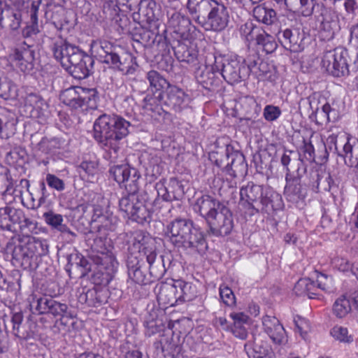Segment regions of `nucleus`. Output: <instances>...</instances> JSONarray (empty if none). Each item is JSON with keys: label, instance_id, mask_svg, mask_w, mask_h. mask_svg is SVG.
Returning a JSON list of instances; mask_svg holds the SVG:
<instances>
[{"label": "nucleus", "instance_id": "obj_1", "mask_svg": "<svg viewBox=\"0 0 358 358\" xmlns=\"http://www.w3.org/2000/svg\"><path fill=\"white\" fill-rule=\"evenodd\" d=\"M131 124L115 114H102L94 122L93 138L105 154L104 157L115 163L123 157L124 139L129 133Z\"/></svg>", "mask_w": 358, "mask_h": 358}, {"label": "nucleus", "instance_id": "obj_2", "mask_svg": "<svg viewBox=\"0 0 358 358\" xmlns=\"http://www.w3.org/2000/svg\"><path fill=\"white\" fill-rule=\"evenodd\" d=\"M195 207L215 236L229 235L234 228L233 215L228 207L210 195L197 199Z\"/></svg>", "mask_w": 358, "mask_h": 358}, {"label": "nucleus", "instance_id": "obj_3", "mask_svg": "<svg viewBox=\"0 0 358 358\" xmlns=\"http://www.w3.org/2000/svg\"><path fill=\"white\" fill-rule=\"evenodd\" d=\"M52 51L55 59L73 78L82 80L92 73L94 63L93 58L78 47L60 38L55 42Z\"/></svg>", "mask_w": 358, "mask_h": 358}, {"label": "nucleus", "instance_id": "obj_4", "mask_svg": "<svg viewBox=\"0 0 358 358\" xmlns=\"http://www.w3.org/2000/svg\"><path fill=\"white\" fill-rule=\"evenodd\" d=\"M13 244V246L9 243L7 246L8 250H10L12 252L13 264L24 270L36 269L40 257L49 252V245L45 239L28 236L19 238Z\"/></svg>", "mask_w": 358, "mask_h": 358}, {"label": "nucleus", "instance_id": "obj_5", "mask_svg": "<svg viewBox=\"0 0 358 358\" xmlns=\"http://www.w3.org/2000/svg\"><path fill=\"white\" fill-rule=\"evenodd\" d=\"M192 20L208 31L221 32L229 22L227 7L220 0H207L188 10Z\"/></svg>", "mask_w": 358, "mask_h": 358}, {"label": "nucleus", "instance_id": "obj_6", "mask_svg": "<svg viewBox=\"0 0 358 358\" xmlns=\"http://www.w3.org/2000/svg\"><path fill=\"white\" fill-rule=\"evenodd\" d=\"M90 50L92 55L110 68L126 75L132 74L135 71L132 65V56L108 41H93Z\"/></svg>", "mask_w": 358, "mask_h": 358}, {"label": "nucleus", "instance_id": "obj_7", "mask_svg": "<svg viewBox=\"0 0 358 358\" xmlns=\"http://www.w3.org/2000/svg\"><path fill=\"white\" fill-rule=\"evenodd\" d=\"M131 250H134L130 255L137 257L146 259L149 265V271L155 280H160L166 273L164 264V257L158 256L155 247V240L143 231H139L134 234Z\"/></svg>", "mask_w": 358, "mask_h": 358}, {"label": "nucleus", "instance_id": "obj_8", "mask_svg": "<svg viewBox=\"0 0 358 358\" xmlns=\"http://www.w3.org/2000/svg\"><path fill=\"white\" fill-rule=\"evenodd\" d=\"M91 249L90 258L95 264L100 266L99 271L103 275V279L96 283L106 285L111 280L112 275L116 271L118 263L111 250L106 246L105 238L95 237Z\"/></svg>", "mask_w": 358, "mask_h": 358}, {"label": "nucleus", "instance_id": "obj_9", "mask_svg": "<svg viewBox=\"0 0 358 358\" xmlns=\"http://www.w3.org/2000/svg\"><path fill=\"white\" fill-rule=\"evenodd\" d=\"M59 99L66 105L77 109H96L99 100V92L96 88L72 87L62 91Z\"/></svg>", "mask_w": 358, "mask_h": 358}, {"label": "nucleus", "instance_id": "obj_10", "mask_svg": "<svg viewBox=\"0 0 358 358\" xmlns=\"http://www.w3.org/2000/svg\"><path fill=\"white\" fill-rule=\"evenodd\" d=\"M212 69L213 70L216 69L223 78L231 85L240 83L249 76V70L246 68V64L237 59L222 56L215 57V63Z\"/></svg>", "mask_w": 358, "mask_h": 358}, {"label": "nucleus", "instance_id": "obj_11", "mask_svg": "<svg viewBox=\"0 0 358 358\" xmlns=\"http://www.w3.org/2000/svg\"><path fill=\"white\" fill-rule=\"evenodd\" d=\"M306 173H307V166L300 157L296 162V171H291L287 169V173L285 174L286 185L284 195L288 201L297 203L306 198L307 191L301 184V178Z\"/></svg>", "mask_w": 358, "mask_h": 358}, {"label": "nucleus", "instance_id": "obj_12", "mask_svg": "<svg viewBox=\"0 0 358 358\" xmlns=\"http://www.w3.org/2000/svg\"><path fill=\"white\" fill-rule=\"evenodd\" d=\"M348 57V52L345 48H336L324 54L322 59V66L334 77L347 76L350 73Z\"/></svg>", "mask_w": 358, "mask_h": 358}, {"label": "nucleus", "instance_id": "obj_13", "mask_svg": "<svg viewBox=\"0 0 358 358\" xmlns=\"http://www.w3.org/2000/svg\"><path fill=\"white\" fill-rule=\"evenodd\" d=\"M240 31L248 41H255L259 48L266 54L273 52L277 48V43L273 36L267 34L262 27L248 22L241 27Z\"/></svg>", "mask_w": 358, "mask_h": 358}, {"label": "nucleus", "instance_id": "obj_14", "mask_svg": "<svg viewBox=\"0 0 358 358\" xmlns=\"http://www.w3.org/2000/svg\"><path fill=\"white\" fill-rule=\"evenodd\" d=\"M127 267L129 278L137 284L145 285L155 280L150 273L145 258L129 255L127 259Z\"/></svg>", "mask_w": 358, "mask_h": 358}, {"label": "nucleus", "instance_id": "obj_15", "mask_svg": "<svg viewBox=\"0 0 358 358\" xmlns=\"http://www.w3.org/2000/svg\"><path fill=\"white\" fill-rule=\"evenodd\" d=\"M332 3L329 1L317 4L315 13L317 20L320 22V29L324 31L325 37L331 38L334 36V29L337 24L338 15Z\"/></svg>", "mask_w": 358, "mask_h": 358}, {"label": "nucleus", "instance_id": "obj_16", "mask_svg": "<svg viewBox=\"0 0 358 358\" xmlns=\"http://www.w3.org/2000/svg\"><path fill=\"white\" fill-rule=\"evenodd\" d=\"M194 227L192 220L176 218L166 225L165 235L175 247L179 248Z\"/></svg>", "mask_w": 358, "mask_h": 358}, {"label": "nucleus", "instance_id": "obj_17", "mask_svg": "<svg viewBox=\"0 0 358 358\" xmlns=\"http://www.w3.org/2000/svg\"><path fill=\"white\" fill-rule=\"evenodd\" d=\"M279 42L284 48L293 52H299L304 49L306 34L300 28L291 27L280 29L278 33Z\"/></svg>", "mask_w": 358, "mask_h": 358}, {"label": "nucleus", "instance_id": "obj_18", "mask_svg": "<svg viewBox=\"0 0 358 358\" xmlns=\"http://www.w3.org/2000/svg\"><path fill=\"white\" fill-rule=\"evenodd\" d=\"M266 188V186L257 185L252 182H248L240 189V203L245 208L251 210V214H254L261 203L260 200Z\"/></svg>", "mask_w": 358, "mask_h": 358}, {"label": "nucleus", "instance_id": "obj_19", "mask_svg": "<svg viewBox=\"0 0 358 358\" xmlns=\"http://www.w3.org/2000/svg\"><path fill=\"white\" fill-rule=\"evenodd\" d=\"M225 155L227 160L226 169L231 176L241 177L247 173L248 164L241 152L235 150L231 145H227Z\"/></svg>", "mask_w": 358, "mask_h": 358}, {"label": "nucleus", "instance_id": "obj_20", "mask_svg": "<svg viewBox=\"0 0 358 358\" xmlns=\"http://www.w3.org/2000/svg\"><path fill=\"white\" fill-rule=\"evenodd\" d=\"M23 320L24 315L22 311L13 313L11 317L13 334L20 340L27 341L34 338L36 324L29 319L23 323Z\"/></svg>", "mask_w": 358, "mask_h": 358}, {"label": "nucleus", "instance_id": "obj_21", "mask_svg": "<svg viewBox=\"0 0 358 358\" xmlns=\"http://www.w3.org/2000/svg\"><path fill=\"white\" fill-rule=\"evenodd\" d=\"M24 106L32 118L38 119L43 124L50 116L48 103L38 94H29L27 96Z\"/></svg>", "mask_w": 358, "mask_h": 358}, {"label": "nucleus", "instance_id": "obj_22", "mask_svg": "<svg viewBox=\"0 0 358 358\" xmlns=\"http://www.w3.org/2000/svg\"><path fill=\"white\" fill-rule=\"evenodd\" d=\"M190 103V97L182 89L176 85L169 86L166 90V99L164 106L180 113L187 108Z\"/></svg>", "mask_w": 358, "mask_h": 358}, {"label": "nucleus", "instance_id": "obj_23", "mask_svg": "<svg viewBox=\"0 0 358 358\" xmlns=\"http://www.w3.org/2000/svg\"><path fill=\"white\" fill-rule=\"evenodd\" d=\"M35 52L32 46L27 45L16 48L10 56L12 62L22 72H30L34 69Z\"/></svg>", "mask_w": 358, "mask_h": 358}, {"label": "nucleus", "instance_id": "obj_24", "mask_svg": "<svg viewBox=\"0 0 358 358\" xmlns=\"http://www.w3.org/2000/svg\"><path fill=\"white\" fill-rule=\"evenodd\" d=\"M181 249L190 254L203 255L208 249L205 235L200 229L194 227L180 245Z\"/></svg>", "mask_w": 358, "mask_h": 358}, {"label": "nucleus", "instance_id": "obj_25", "mask_svg": "<svg viewBox=\"0 0 358 358\" xmlns=\"http://www.w3.org/2000/svg\"><path fill=\"white\" fill-rule=\"evenodd\" d=\"M307 176L309 178L308 185L315 187L317 192H331L338 188L337 183L329 172L320 173L317 170H310Z\"/></svg>", "mask_w": 358, "mask_h": 358}, {"label": "nucleus", "instance_id": "obj_26", "mask_svg": "<svg viewBox=\"0 0 358 358\" xmlns=\"http://www.w3.org/2000/svg\"><path fill=\"white\" fill-rule=\"evenodd\" d=\"M262 325L264 332L274 343L282 345L287 342L285 330L277 317L265 315L262 318Z\"/></svg>", "mask_w": 358, "mask_h": 358}, {"label": "nucleus", "instance_id": "obj_27", "mask_svg": "<svg viewBox=\"0 0 358 358\" xmlns=\"http://www.w3.org/2000/svg\"><path fill=\"white\" fill-rule=\"evenodd\" d=\"M261 203L259 205L256 213H262L271 215L277 210L282 209L284 206L282 196L270 187L266 186Z\"/></svg>", "mask_w": 358, "mask_h": 358}, {"label": "nucleus", "instance_id": "obj_28", "mask_svg": "<svg viewBox=\"0 0 358 358\" xmlns=\"http://www.w3.org/2000/svg\"><path fill=\"white\" fill-rule=\"evenodd\" d=\"M169 25L180 39L189 38L192 27V22L189 17L180 13L175 12L169 20Z\"/></svg>", "mask_w": 358, "mask_h": 358}, {"label": "nucleus", "instance_id": "obj_29", "mask_svg": "<svg viewBox=\"0 0 358 358\" xmlns=\"http://www.w3.org/2000/svg\"><path fill=\"white\" fill-rule=\"evenodd\" d=\"M115 217L104 214L102 209L95 208L90 221L91 231L101 232L102 231L113 230Z\"/></svg>", "mask_w": 358, "mask_h": 358}, {"label": "nucleus", "instance_id": "obj_30", "mask_svg": "<svg viewBox=\"0 0 358 358\" xmlns=\"http://www.w3.org/2000/svg\"><path fill=\"white\" fill-rule=\"evenodd\" d=\"M162 92L158 95L147 94L143 99V108L154 118L164 117L168 113L166 108L162 105Z\"/></svg>", "mask_w": 358, "mask_h": 358}, {"label": "nucleus", "instance_id": "obj_31", "mask_svg": "<svg viewBox=\"0 0 358 358\" xmlns=\"http://www.w3.org/2000/svg\"><path fill=\"white\" fill-rule=\"evenodd\" d=\"M229 317L232 320L230 332L236 338L245 339L248 336L249 317L243 312H231Z\"/></svg>", "mask_w": 358, "mask_h": 358}, {"label": "nucleus", "instance_id": "obj_32", "mask_svg": "<svg viewBox=\"0 0 358 358\" xmlns=\"http://www.w3.org/2000/svg\"><path fill=\"white\" fill-rule=\"evenodd\" d=\"M157 299L160 303L170 306L178 302V289L176 281L172 283L162 282L158 289Z\"/></svg>", "mask_w": 358, "mask_h": 358}, {"label": "nucleus", "instance_id": "obj_33", "mask_svg": "<svg viewBox=\"0 0 358 358\" xmlns=\"http://www.w3.org/2000/svg\"><path fill=\"white\" fill-rule=\"evenodd\" d=\"M22 14L19 10L10 8H6L0 13V26L2 28H8L12 31H17L21 26Z\"/></svg>", "mask_w": 358, "mask_h": 358}, {"label": "nucleus", "instance_id": "obj_34", "mask_svg": "<svg viewBox=\"0 0 358 358\" xmlns=\"http://www.w3.org/2000/svg\"><path fill=\"white\" fill-rule=\"evenodd\" d=\"M79 300L89 306L97 307L107 302L108 293L106 289L93 287L81 294Z\"/></svg>", "mask_w": 358, "mask_h": 358}, {"label": "nucleus", "instance_id": "obj_35", "mask_svg": "<svg viewBox=\"0 0 358 358\" xmlns=\"http://www.w3.org/2000/svg\"><path fill=\"white\" fill-rule=\"evenodd\" d=\"M245 350L249 358H273L271 347L264 341H256L254 345L245 344Z\"/></svg>", "mask_w": 358, "mask_h": 358}, {"label": "nucleus", "instance_id": "obj_36", "mask_svg": "<svg viewBox=\"0 0 358 358\" xmlns=\"http://www.w3.org/2000/svg\"><path fill=\"white\" fill-rule=\"evenodd\" d=\"M39 2L36 3L33 2L30 8V20L22 31L24 38H32L36 36L39 32L38 11Z\"/></svg>", "mask_w": 358, "mask_h": 358}, {"label": "nucleus", "instance_id": "obj_37", "mask_svg": "<svg viewBox=\"0 0 358 358\" xmlns=\"http://www.w3.org/2000/svg\"><path fill=\"white\" fill-rule=\"evenodd\" d=\"M315 283L309 278H301L295 284L293 291L297 296L307 295L310 299H315L319 295Z\"/></svg>", "mask_w": 358, "mask_h": 358}, {"label": "nucleus", "instance_id": "obj_38", "mask_svg": "<svg viewBox=\"0 0 358 358\" xmlns=\"http://www.w3.org/2000/svg\"><path fill=\"white\" fill-rule=\"evenodd\" d=\"M173 50L175 56L181 62L190 64L196 59V51L183 43L178 41V45L174 46Z\"/></svg>", "mask_w": 358, "mask_h": 358}, {"label": "nucleus", "instance_id": "obj_39", "mask_svg": "<svg viewBox=\"0 0 358 358\" xmlns=\"http://www.w3.org/2000/svg\"><path fill=\"white\" fill-rule=\"evenodd\" d=\"M253 17L257 21L266 25L273 24L276 20V13L273 8L258 5L253 8Z\"/></svg>", "mask_w": 358, "mask_h": 358}, {"label": "nucleus", "instance_id": "obj_40", "mask_svg": "<svg viewBox=\"0 0 358 358\" xmlns=\"http://www.w3.org/2000/svg\"><path fill=\"white\" fill-rule=\"evenodd\" d=\"M54 299L55 297L46 294L41 296H34L31 306L34 307L39 315H49L53 306Z\"/></svg>", "mask_w": 358, "mask_h": 358}, {"label": "nucleus", "instance_id": "obj_41", "mask_svg": "<svg viewBox=\"0 0 358 358\" xmlns=\"http://www.w3.org/2000/svg\"><path fill=\"white\" fill-rule=\"evenodd\" d=\"M338 155L343 157L345 162L350 166H358V141L351 144L349 141L346 142L342 149V152Z\"/></svg>", "mask_w": 358, "mask_h": 358}, {"label": "nucleus", "instance_id": "obj_42", "mask_svg": "<svg viewBox=\"0 0 358 358\" xmlns=\"http://www.w3.org/2000/svg\"><path fill=\"white\" fill-rule=\"evenodd\" d=\"M176 285L178 289L179 301H190L196 296V288L192 283L178 280L176 281Z\"/></svg>", "mask_w": 358, "mask_h": 358}, {"label": "nucleus", "instance_id": "obj_43", "mask_svg": "<svg viewBox=\"0 0 358 358\" xmlns=\"http://www.w3.org/2000/svg\"><path fill=\"white\" fill-rule=\"evenodd\" d=\"M141 201L139 199L138 193L127 192L126 195L123 196L119 200L120 210L124 212L129 217L131 213L135 210L137 204Z\"/></svg>", "mask_w": 358, "mask_h": 358}, {"label": "nucleus", "instance_id": "obj_44", "mask_svg": "<svg viewBox=\"0 0 358 358\" xmlns=\"http://www.w3.org/2000/svg\"><path fill=\"white\" fill-rule=\"evenodd\" d=\"M134 169L128 164H113L110 167L109 173L114 180L121 185Z\"/></svg>", "mask_w": 358, "mask_h": 358}, {"label": "nucleus", "instance_id": "obj_45", "mask_svg": "<svg viewBox=\"0 0 358 358\" xmlns=\"http://www.w3.org/2000/svg\"><path fill=\"white\" fill-rule=\"evenodd\" d=\"M55 317L60 318V324L66 326L67 322L65 320L68 318H72L73 316L69 311V308L66 303H62L59 301L54 299L53 306L50 309V314Z\"/></svg>", "mask_w": 358, "mask_h": 358}, {"label": "nucleus", "instance_id": "obj_46", "mask_svg": "<svg viewBox=\"0 0 358 358\" xmlns=\"http://www.w3.org/2000/svg\"><path fill=\"white\" fill-rule=\"evenodd\" d=\"M146 78L150 87L156 92L166 89L171 86L170 83L157 71L152 70L147 73Z\"/></svg>", "mask_w": 358, "mask_h": 358}, {"label": "nucleus", "instance_id": "obj_47", "mask_svg": "<svg viewBox=\"0 0 358 358\" xmlns=\"http://www.w3.org/2000/svg\"><path fill=\"white\" fill-rule=\"evenodd\" d=\"M129 219L139 224L149 222L151 219V213L142 201L137 204L135 210L129 217Z\"/></svg>", "mask_w": 358, "mask_h": 358}, {"label": "nucleus", "instance_id": "obj_48", "mask_svg": "<svg viewBox=\"0 0 358 358\" xmlns=\"http://www.w3.org/2000/svg\"><path fill=\"white\" fill-rule=\"evenodd\" d=\"M45 222L52 229L57 231H65L66 224H63V216L60 214L55 213L52 210H49L43 213V215Z\"/></svg>", "mask_w": 358, "mask_h": 358}, {"label": "nucleus", "instance_id": "obj_49", "mask_svg": "<svg viewBox=\"0 0 358 358\" xmlns=\"http://www.w3.org/2000/svg\"><path fill=\"white\" fill-rule=\"evenodd\" d=\"M141 174L136 169L131 170L129 176L125 178V182H123L121 185H123L127 192L136 193L138 192L139 189V178Z\"/></svg>", "mask_w": 358, "mask_h": 358}, {"label": "nucleus", "instance_id": "obj_50", "mask_svg": "<svg viewBox=\"0 0 358 358\" xmlns=\"http://www.w3.org/2000/svg\"><path fill=\"white\" fill-rule=\"evenodd\" d=\"M168 191L171 197V201L174 200L180 201L185 195L183 185L176 178H170Z\"/></svg>", "mask_w": 358, "mask_h": 358}, {"label": "nucleus", "instance_id": "obj_51", "mask_svg": "<svg viewBox=\"0 0 358 358\" xmlns=\"http://www.w3.org/2000/svg\"><path fill=\"white\" fill-rule=\"evenodd\" d=\"M4 208L8 213L10 224L12 225V232H18V224L22 221V219H23V210L11 206H6Z\"/></svg>", "mask_w": 358, "mask_h": 358}, {"label": "nucleus", "instance_id": "obj_52", "mask_svg": "<svg viewBox=\"0 0 358 358\" xmlns=\"http://www.w3.org/2000/svg\"><path fill=\"white\" fill-rule=\"evenodd\" d=\"M351 310L350 302L345 296L338 298L334 304V313L340 318L344 317Z\"/></svg>", "mask_w": 358, "mask_h": 358}, {"label": "nucleus", "instance_id": "obj_53", "mask_svg": "<svg viewBox=\"0 0 358 358\" xmlns=\"http://www.w3.org/2000/svg\"><path fill=\"white\" fill-rule=\"evenodd\" d=\"M145 334L148 336H151L157 333L164 330V325L162 320L158 318H148L145 321Z\"/></svg>", "mask_w": 358, "mask_h": 358}, {"label": "nucleus", "instance_id": "obj_54", "mask_svg": "<svg viewBox=\"0 0 358 358\" xmlns=\"http://www.w3.org/2000/svg\"><path fill=\"white\" fill-rule=\"evenodd\" d=\"M220 296L222 302L227 306L233 307L236 305L235 295L228 286L221 285L219 289Z\"/></svg>", "mask_w": 358, "mask_h": 358}, {"label": "nucleus", "instance_id": "obj_55", "mask_svg": "<svg viewBox=\"0 0 358 358\" xmlns=\"http://www.w3.org/2000/svg\"><path fill=\"white\" fill-rule=\"evenodd\" d=\"M331 335L336 340L344 343H352L353 338L351 335L348 334L347 328L341 326H335L331 330Z\"/></svg>", "mask_w": 358, "mask_h": 358}, {"label": "nucleus", "instance_id": "obj_56", "mask_svg": "<svg viewBox=\"0 0 358 358\" xmlns=\"http://www.w3.org/2000/svg\"><path fill=\"white\" fill-rule=\"evenodd\" d=\"M299 7L301 15L305 17L310 16L318 4L316 0H299Z\"/></svg>", "mask_w": 358, "mask_h": 358}, {"label": "nucleus", "instance_id": "obj_57", "mask_svg": "<svg viewBox=\"0 0 358 358\" xmlns=\"http://www.w3.org/2000/svg\"><path fill=\"white\" fill-rule=\"evenodd\" d=\"M45 181L50 188L58 192H62L65 189L66 185L64 181L54 174L48 173L45 177Z\"/></svg>", "mask_w": 358, "mask_h": 358}, {"label": "nucleus", "instance_id": "obj_58", "mask_svg": "<svg viewBox=\"0 0 358 358\" xmlns=\"http://www.w3.org/2000/svg\"><path fill=\"white\" fill-rule=\"evenodd\" d=\"M36 229V222L27 217L23 212V219L18 224V231L23 234L32 233Z\"/></svg>", "mask_w": 358, "mask_h": 358}, {"label": "nucleus", "instance_id": "obj_59", "mask_svg": "<svg viewBox=\"0 0 358 358\" xmlns=\"http://www.w3.org/2000/svg\"><path fill=\"white\" fill-rule=\"evenodd\" d=\"M294 322L300 335L303 338H305L306 335L310 330L309 322L299 315H296L294 317Z\"/></svg>", "mask_w": 358, "mask_h": 358}, {"label": "nucleus", "instance_id": "obj_60", "mask_svg": "<svg viewBox=\"0 0 358 358\" xmlns=\"http://www.w3.org/2000/svg\"><path fill=\"white\" fill-rule=\"evenodd\" d=\"M215 72H217L216 69L213 70L211 68L210 69H206L201 75V82L205 85V87L209 88L215 85L217 80L215 77Z\"/></svg>", "mask_w": 358, "mask_h": 358}, {"label": "nucleus", "instance_id": "obj_61", "mask_svg": "<svg viewBox=\"0 0 358 358\" xmlns=\"http://www.w3.org/2000/svg\"><path fill=\"white\" fill-rule=\"evenodd\" d=\"M317 287L325 292H330L331 289L332 278L327 275L319 273L317 275Z\"/></svg>", "mask_w": 358, "mask_h": 358}, {"label": "nucleus", "instance_id": "obj_62", "mask_svg": "<svg viewBox=\"0 0 358 358\" xmlns=\"http://www.w3.org/2000/svg\"><path fill=\"white\" fill-rule=\"evenodd\" d=\"M281 114V110L278 106L267 105L264 109V117L267 121H274L278 119Z\"/></svg>", "mask_w": 358, "mask_h": 358}, {"label": "nucleus", "instance_id": "obj_63", "mask_svg": "<svg viewBox=\"0 0 358 358\" xmlns=\"http://www.w3.org/2000/svg\"><path fill=\"white\" fill-rule=\"evenodd\" d=\"M12 189V179L8 175L0 173V194H10Z\"/></svg>", "mask_w": 358, "mask_h": 358}, {"label": "nucleus", "instance_id": "obj_64", "mask_svg": "<svg viewBox=\"0 0 358 358\" xmlns=\"http://www.w3.org/2000/svg\"><path fill=\"white\" fill-rule=\"evenodd\" d=\"M79 172L82 174V172L88 175L93 176L96 171V164L94 162H83L79 166Z\"/></svg>", "mask_w": 358, "mask_h": 358}]
</instances>
